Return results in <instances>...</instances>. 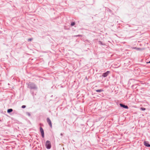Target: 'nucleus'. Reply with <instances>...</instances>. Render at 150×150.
Masks as SVG:
<instances>
[{
    "mask_svg": "<svg viewBox=\"0 0 150 150\" xmlns=\"http://www.w3.org/2000/svg\"><path fill=\"white\" fill-rule=\"evenodd\" d=\"M135 49L137 50H141V49H140V48H135Z\"/></svg>",
    "mask_w": 150,
    "mask_h": 150,
    "instance_id": "f8f14e48",
    "label": "nucleus"
},
{
    "mask_svg": "<svg viewBox=\"0 0 150 150\" xmlns=\"http://www.w3.org/2000/svg\"><path fill=\"white\" fill-rule=\"evenodd\" d=\"M103 90H101V89H100V90H96V91L98 92H100L101 91H102Z\"/></svg>",
    "mask_w": 150,
    "mask_h": 150,
    "instance_id": "1a4fd4ad",
    "label": "nucleus"
},
{
    "mask_svg": "<svg viewBox=\"0 0 150 150\" xmlns=\"http://www.w3.org/2000/svg\"><path fill=\"white\" fill-rule=\"evenodd\" d=\"M147 63H150V61L149 62H147Z\"/></svg>",
    "mask_w": 150,
    "mask_h": 150,
    "instance_id": "2eb2a0df",
    "label": "nucleus"
},
{
    "mask_svg": "<svg viewBox=\"0 0 150 150\" xmlns=\"http://www.w3.org/2000/svg\"><path fill=\"white\" fill-rule=\"evenodd\" d=\"M120 105L121 107H123L127 109L128 108V107L127 105H125L122 104H120Z\"/></svg>",
    "mask_w": 150,
    "mask_h": 150,
    "instance_id": "423d86ee",
    "label": "nucleus"
},
{
    "mask_svg": "<svg viewBox=\"0 0 150 150\" xmlns=\"http://www.w3.org/2000/svg\"><path fill=\"white\" fill-rule=\"evenodd\" d=\"M141 109L142 110H146V108H141Z\"/></svg>",
    "mask_w": 150,
    "mask_h": 150,
    "instance_id": "9b49d317",
    "label": "nucleus"
},
{
    "mask_svg": "<svg viewBox=\"0 0 150 150\" xmlns=\"http://www.w3.org/2000/svg\"><path fill=\"white\" fill-rule=\"evenodd\" d=\"M144 144L146 146H147V147H150V145L147 142H144Z\"/></svg>",
    "mask_w": 150,
    "mask_h": 150,
    "instance_id": "0eeeda50",
    "label": "nucleus"
},
{
    "mask_svg": "<svg viewBox=\"0 0 150 150\" xmlns=\"http://www.w3.org/2000/svg\"><path fill=\"white\" fill-rule=\"evenodd\" d=\"M46 146L47 149H50L51 147L50 142L49 141H47L46 143Z\"/></svg>",
    "mask_w": 150,
    "mask_h": 150,
    "instance_id": "f03ea898",
    "label": "nucleus"
},
{
    "mask_svg": "<svg viewBox=\"0 0 150 150\" xmlns=\"http://www.w3.org/2000/svg\"><path fill=\"white\" fill-rule=\"evenodd\" d=\"M26 107L25 106V105H22V108H25Z\"/></svg>",
    "mask_w": 150,
    "mask_h": 150,
    "instance_id": "ddd939ff",
    "label": "nucleus"
},
{
    "mask_svg": "<svg viewBox=\"0 0 150 150\" xmlns=\"http://www.w3.org/2000/svg\"><path fill=\"white\" fill-rule=\"evenodd\" d=\"M40 131L41 133L42 137H44V132L43 130V129L42 128V127H40Z\"/></svg>",
    "mask_w": 150,
    "mask_h": 150,
    "instance_id": "20e7f679",
    "label": "nucleus"
},
{
    "mask_svg": "<svg viewBox=\"0 0 150 150\" xmlns=\"http://www.w3.org/2000/svg\"><path fill=\"white\" fill-rule=\"evenodd\" d=\"M75 23H74V22H72L71 23V26H73V25H75Z\"/></svg>",
    "mask_w": 150,
    "mask_h": 150,
    "instance_id": "9d476101",
    "label": "nucleus"
},
{
    "mask_svg": "<svg viewBox=\"0 0 150 150\" xmlns=\"http://www.w3.org/2000/svg\"><path fill=\"white\" fill-rule=\"evenodd\" d=\"M47 121L49 125L50 126V127L51 128H52V123L51 121L50 120V119L49 118H47Z\"/></svg>",
    "mask_w": 150,
    "mask_h": 150,
    "instance_id": "7ed1b4c3",
    "label": "nucleus"
},
{
    "mask_svg": "<svg viewBox=\"0 0 150 150\" xmlns=\"http://www.w3.org/2000/svg\"><path fill=\"white\" fill-rule=\"evenodd\" d=\"M32 40V39L31 38H30L28 39V40L29 41H30Z\"/></svg>",
    "mask_w": 150,
    "mask_h": 150,
    "instance_id": "4468645a",
    "label": "nucleus"
},
{
    "mask_svg": "<svg viewBox=\"0 0 150 150\" xmlns=\"http://www.w3.org/2000/svg\"><path fill=\"white\" fill-rule=\"evenodd\" d=\"M28 86L29 88L33 89H35L36 88V86L33 83L30 82L28 83Z\"/></svg>",
    "mask_w": 150,
    "mask_h": 150,
    "instance_id": "f257e3e1",
    "label": "nucleus"
},
{
    "mask_svg": "<svg viewBox=\"0 0 150 150\" xmlns=\"http://www.w3.org/2000/svg\"><path fill=\"white\" fill-rule=\"evenodd\" d=\"M109 73V71H107V72L104 73L103 74V76L104 77H105L108 75Z\"/></svg>",
    "mask_w": 150,
    "mask_h": 150,
    "instance_id": "39448f33",
    "label": "nucleus"
},
{
    "mask_svg": "<svg viewBox=\"0 0 150 150\" xmlns=\"http://www.w3.org/2000/svg\"><path fill=\"white\" fill-rule=\"evenodd\" d=\"M13 111V110L12 109H8L7 110V112L8 113H10Z\"/></svg>",
    "mask_w": 150,
    "mask_h": 150,
    "instance_id": "6e6552de",
    "label": "nucleus"
}]
</instances>
